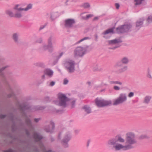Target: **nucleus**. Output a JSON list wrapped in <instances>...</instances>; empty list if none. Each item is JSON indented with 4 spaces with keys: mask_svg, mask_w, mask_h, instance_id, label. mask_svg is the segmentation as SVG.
Segmentation results:
<instances>
[{
    "mask_svg": "<svg viewBox=\"0 0 152 152\" xmlns=\"http://www.w3.org/2000/svg\"><path fill=\"white\" fill-rule=\"evenodd\" d=\"M125 140L120 135H117L109 139L107 142V145L115 151L122 149L126 151L134 148V145L137 143L135 134L132 132L127 133L126 135L125 145L119 143L124 142Z\"/></svg>",
    "mask_w": 152,
    "mask_h": 152,
    "instance_id": "f257e3e1",
    "label": "nucleus"
},
{
    "mask_svg": "<svg viewBox=\"0 0 152 152\" xmlns=\"http://www.w3.org/2000/svg\"><path fill=\"white\" fill-rule=\"evenodd\" d=\"M16 90V89L15 88L13 89L10 87V98H12L16 104L18 105V109L20 110L22 116L26 117V114L25 111L26 110H29L30 107L24 103L22 104H19V102L15 93Z\"/></svg>",
    "mask_w": 152,
    "mask_h": 152,
    "instance_id": "f03ea898",
    "label": "nucleus"
},
{
    "mask_svg": "<svg viewBox=\"0 0 152 152\" xmlns=\"http://www.w3.org/2000/svg\"><path fill=\"white\" fill-rule=\"evenodd\" d=\"M89 46H87L84 48L81 46L77 47L74 51V55L75 57H83L86 53L91 50V48L88 50Z\"/></svg>",
    "mask_w": 152,
    "mask_h": 152,
    "instance_id": "7ed1b4c3",
    "label": "nucleus"
},
{
    "mask_svg": "<svg viewBox=\"0 0 152 152\" xmlns=\"http://www.w3.org/2000/svg\"><path fill=\"white\" fill-rule=\"evenodd\" d=\"M75 62L72 60L66 61L64 64L66 69L69 73H72L75 71Z\"/></svg>",
    "mask_w": 152,
    "mask_h": 152,
    "instance_id": "20e7f679",
    "label": "nucleus"
},
{
    "mask_svg": "<svg viewBox=\"0 0 152 152\" xmlns=\"http://www.w3.org/2000/svg\"><path fill=\"white\" fill-rule=\"evenodd\" d=\"M95 103L96 105L99 107L110 106L112 104L111 101L105 100L98 98H97L95 99Z\"/></svg>",
    "mask_w": 152,
    "mask_h": 152,
    "instance_id": "39448f33",
    "label": "nucleus"
},
{
    "mask_svg": "<svg viewBox=\"0 0 152 152\" xmlns=\"http://www.w3.org/2000/svg\"><path fill=\"white\" fill-rule=\"evenodd\" d=\"M122 41L121 38H115L114 39L110 40L108 41V43L110 45H115L114 46H112L109 48L110 49L114 50L116 49L119 48L121 45L119 44V43H121Z\"/></svg>",
    "mask_w": 152,
    "mask_h": 152,
    "instance_id": "423d86ee",
    "label": "nucleus"
},
{
    "mask_svg": "<svg viewBox=\"0 0 152 152\" xmlns=\"http://www.w3.org/2000/svg\"><path fill=\"white\" fill-rule=\"evenodd\" d=\"M72 138V134L71 132H66L64 134L63 138L61 141V143L63 146L65 148L69 147L68 142Z\"/></svg>",
    "mask_w": 152,
    "mask_h": 152,
    "instance_id": "0eeeda50",
    "label": "nucleus"
},
{
    "mask_svg": "<svg viewBox=\"0 0 152 152\" xmlns=\"http://www.w3.org/2000/svg\"><path fill=\"white\" fill-rule=\"evenodd\" d=\"M58 99L59 102L58 105L64 107L66 106V102L69 101V99L64 94L59 93L58 94Z\"/></svg>",
    "mask_w": 152,
    "mask_h": 152,
    "instance_id": "6e6552de",
    "label": "nucleus"
},
{
    "mask_svg": "<svg viewBox=\"0 0 152 152\" xmlns=\"http://www.w3.org/2000/svg\"><path fill=\"white\" fill-rule=\"evenodd\" d=\"M132 27V25L130 24H124L116 28V31L118 34L127 32Z\"/></svg>",
    "mask_w": 152,
    "mask_h": 152,
    "instance_id": "1a4fd4ad",
    "label": "nucleus"
},
{
    "mask_svg": "<svg viewBox=\"0 0 152 152\" xmlns=\"http://www.w3.org/2000/svg\"><path fill=\"white\" fill-rule=\"evenodd\" d=\"M12 121L13 122V124L11 126L12 131L13 132L16 131L17 129L15 121H21V119L18 116L13 115L12 113L10 112V121Z\"/></svg>",
    "mask_w": 152,
    "mask_h": 152,
    "instance_id": "9d476101",
    "label": "nucleus"
},
{
    "mask_svg": "<svg viewBox=\"0 0 152 152\" xmlns=\"http://www.w3.org/2000/svg\"><path fill=\"white\" fill-rule=\"evenodd\" d=\"M127 100L126 94L121 93L120 94L118 97L113 102V104L114 105H117L119 104H122Z\"/></svg>",
    "mask_w": 152,
    "mask_h": 152,
    "instance_id": "9b49d317",
    "label": "nucleus"
},
{
    "mask_svg": "<svg viewBox=\"0 0 152 152\" xmlns=\"http://www.w3.org/2000/svg\"><path fill=\"white\" fill-rule=\"evenodd\" d=\"M76 22L75 20L73 18H68L64 21V26L67 28H76V26H74Z\"/></svg>",
    "mask_w": 152,
    "mask_h": 152,
    "instance_id": "f8f14e48",
    "label": "nucleus"
},
{
    "mask_svg": "<svg viewBox=\"0 0 152 152\" xmlns=\"http://www.w3.org/2000/svg\"><path fill=\"white\" fill-rule=\"evenodd\" d=\"M115 67L118 69L117 72L119 73H122L127 70L128 67L127 66L117 62L115 65Z\"/></svg>",
    "mask_w": 152,
    "mask_h": 152,
    "instance_id": "ddd939ff",
    "label": "nucleus"
},
{
    "mask_svg": "<svg viewBox=\"0 0 152 152\" xmlns=\"http://www.w3.org/2000/svg\"><path fill=\"white\" fill-rule=\"evenodd\" d=\"M53 39V36H51L48 39V45H45L43 46L42 49L44 50H48L49 52H52L53 50V47L52 42Z\"/></svg>",
    "mask_w": 152,
    "mask_h": 152,
    "instance_id": "4468645a",
    "label": "nucleus"
},
{
    "mask_svg": "<svg viewBox=\"0 0 152 152\" xmlns=\"http://www.w3.org/2000/svg\"><path fill=\"white\" fill-rule=\"evenodd\" d=\"M55 128V123L51 121L50 122V125H47L45 126L44 130L47 132L52 134L54 132Z\"/></svg>",
    "mask_w": 152,
    "mask_h": 152,
    "instance_id": "2eb2a0df",
    "label": "nucleus"
},
{
    "mask_svg": "<svg viewBox=\"0 0 152 152\" xmlns=\"http://www.w3.org/2000/svg\"><path fill=\"white\" fill-rule=\"evenodd\" d=\"M114 28L115 27H112L108 29L107 30L103 32L102 33V35H103V37L106 39H109L110 38V36H108L107 35L109 34H114L115 33L114 31Z\"/></svg>",
    "mask_w": 152,
    "mask_h": 152,
    "instance_id": "dca6fc26",
    "label": "nucleus"
},
{
    "mask_svg": "<svg viewBox=\"0 0 152 152\" xmlns=\"http://www.w3.org/2000/svg\"><path fill=\"white\" fill-rule=\"evenodd\" d=\"M145 20L144 18H140L136 22V28L135 30L137 31L142 26L143 23V21Z\"/></svg>",
    "mask_w": 152,
    "mask_h": 152,
    "instance_id": "f3484780",
    "label": "nucleus"
},
{
    "mask_svg": "<svg viewBox=\"0 0 152 152\" xmlns=\"http://www.w3.org/2000/svg\"><path fill=\"white\" fill-rule=\"evenodd\" d=\"M25 123L30 130L33 129L34 128L31 119L28 118L25 119Z\"/></svg>",
    "mask_w": 152,
    "mask_h": 152,
    "instance_id": "a211bd4d",
    "label": "nucleus"
},
{
    "mask_svg": "<svg viewBox=\"0 0 152 152\" xmlns=\"http://www.w3.org/2000/svg\"><path fill=\"white\" fill-rule=\"evenodd\" d=\"M33 137L36 142L39 141L43 138V137L39 133L37 132L34 133Z\"/></svg>",
    "mask_w": 152,
    "mask_h": 152,
    "instance_id": "6ab92c4d",
    "label": "nucleus"
},
{
    "mask_svg": "<svg viewBox=\"0 0 152 152\" xmlns=\"http://www.w3.org/2000/svg\"><path fill=\"white\" fill-rule=\"evenodd\" d=\"M118 62L126 65L127 64L129 63V60L127 57H124L122 58L120 61H118Z\"/></svg>",
    "mask_w": 152,
    "mask_h": 152,
    "instance_id": "aec40b11",
    "label": "nucleus"
},
{
    "mask_svg": "<svg viewBox=\"0 0 152 152\" xmlns=\"http://www.w3.org/2000/svg\"><path fill=\"white\" fill-rule=\"evenodd\" d=\"M18 37V35L16 33L14 34L12 36V38L17 45H18L19 44Z\"/></svg>",
    "mask_w": 152,
    "mask_h": 152,
    "instance_id": "412c9836",
    "label": "nucleus"
},
{
    "mask_svg": "<svg viewBox=\"0 0 152 152\" xmlns=\"http://www.w3.org/2000/svg\"><path fill=\"white\" fill-rule=\"evenodd\" d=\"M44 73L48 76L51 77L53 75V72L50 69H46L44 70Z\"/></svg>",
    "mask_w": 152,
    "mask_h": 152,
    "instance_id": "4be33fe9",
    "label": "nucleus"
},
{
    "mask_svg": "<svg viewBox=\"0 0 152 152\" xmlns=\"http://www.w3.org/2000/svg\"><path fill=\"white\" fill-rule=\"evenodd\" d=\"M151 98L152 97L151 96H146L144 98V100L143 101V103L146 104H149Z\"/></svg>",
    "mask_w": 152,
    "mask_h": 152,
    "instance_id": "5701e85b",
    "label": "nucleus"
},
{
    "mask_svg": "<svg viewBox=\"0 0 152 152\" xmlns=\"http://www.w3.org/2000/svg\"><path fill=\"white\" fill-rule=\"evenodd\" d=\"M93 70L95 72H101L103 68L97 65H96L93 66Z\"/></svg>",
    "mask_w": 152,
    "mask_h": 152,
    "instance_id": "b1692460",
    "label": "nucleus"
},
{
    "mask_svg": "<svg viewBox=\"0 0 152 152\" xmlns=\"http://www.w3.org/2000/svg\"><path fill=\"white\" fill-rule=\"evenodd\" d=\"M22 16V12L20 11H17L14 15V17L16 18H19Z\"/></svg>",
    "mask_w": 152,
    "mask_h": 152,
    "instance_id": "393cba45",
    "label": "nucleus"
},
{
    "mask_svg": "<svg viewBox=\"0 0 152 152\" xmlns=\"http://www.w3.org/2000/svg\"><path fill=\"white\" fill-rule=\"evenodd\" d=\"M58 14L57 12H53L50 15V18L53 20L56 18L58 16Z\"/></svg>",
    "mask_w": 152,
    "mask_h": 152,
    "instance_id": "a878e982",
    "label": "nucleus"
},
{
    "mask_svg": "<svg viewBox=\"0 0 152 152\" xmlns=\"http://www.w3.org/2000/svg\"><path fill=\"white\" fill-rule=\"evenodd\" d=\"M83 109L85 112L87 113L88 114L90 113L91 112V108L87 105H85L83 107Z\"/></svg>",
    "mask_w": 152,
    "mask_h": 152,
    "instance_id": "bb28decb",
    "label": "nucleus"
},
{
    "mask_svg": "<svg viewBox=\"0 0 152 152\" xmlns=\"http://www.w3.org/2000/svg\"><path fill=\"white\" fill-rule=\"evenodd\" d=\"M146 25H148L149 24L152 23V15L149 16L146 19Z\"/></svg>",
    "mask_w": 152,
    "mask_h": 152,
    "instance_id": "cd10ccee",
    "label": "nucleus"
},
{
    "mask_svg": "<svg viewBox=\"0 0 152 152\" xmlns=\"http://www.w3.org/2000/svg\"><path fill=\"white\" fill-rule=\"evenodd\" d=\"M32 4H28L26 8H23V9H20V10H22L25 11H27L28 10L31 9L32 8Z\"/></svg>",
    "mask_w": 152,
    "mask_h": 152,
    "instance_id": "c85d7f7f",
    "label": "nucleus"
},
{
    "mask_svg": "<svg viewBox=\"0 0 152 152\" xmlns=\"http://www.w3.org/2000/svg\"><path fill=\"white\" fill-rule=\"evenodd\" d=\"M149 138V136L146 134H142L138 137V139L139 140H142L145 139H148Z\"/></svg>",
    "mask_w": 152,
    "mask_h": 152,
    "instance_id": "c756f323",
    "label": "nucleus"
},
{
    "mask_svg": "<svg viewBox=\"0 0 152 152\" xmlns=\"http://www.w3.org/2000/svg\"><path fill=\"white\" fill-rule=\"evenodd\" d=\"M144 1V0H134V1L135 2L134 4V5L136 6L140 4H141L142 2Z\"/></svg>",
    "mask_w": 152,
    "mask_h": 152,
    "instance_id": "7c9ffc66",
    "label": "nucleus"
},
{
    "mask_svg": "<svg viewBox=\"0 0 152 152\" xmlns=\"http://www.w3.org/2000/svg\"><path fill=\"white\" fill-rule=\"evenodd\" d=\"M34 65L36 66L43 67L44 64L41 62H37L34 64Z\"/></svg>",
    "mask_w": 152,
    "mask_h": 152,
    "instance_id": "2f4dec72",
    "label": "nucleus"
},
{
    "mask_svg": "<svg viewBox=\"0 0 152 152\" xmlns=\"http://www.w3.org/2000/svg\"><path fill=\"white\" fill-rule=\"evenodd\" d=\"M45 108V107L44 106H37L35 107L36 110H40L44 109Z\"/></svg>",
    "mask_w": 152,
    "mask_h": 152,
    "instance_id": "473e14b6",
    "label": "nucleus"
},
{
    "mask_svg": "<svg viewBox=\"0 0 152 152\" xmlns=\"http://www.w3.org/2000/svg\"><path fill=\"white\" fill-rule=\"evenodd\" d=\"M92 16H93L92 15L89 14V15H87L86 17L82 16V18L83 19L86 20L88 19H89V18H91Z\"/></svg>",
    "mask_w": 152,
    "mask_h": 152,
    "instance_id": "72a5a7b5",
    "label": "nucleus"
},
{
    "mask_svg": "<svg viewBox=\"0 0 152 152\" xmlns=\"http://www.w3.org/2000/svg\"><path fill=\"white\" fill-rule=\"evenodd\" d=\"M82 7L85 8H87L90 7V5L88 3H84L82 5Z\"/></svg>",
    "mask_w": 152,
    "mask_h": 152,
    "instance_id": "f704fd0d",
    "label": "nucleus"
},
{
    "mask_svg": "<svg viewBox=\"0 0 152 152\" xmlns=\"http://www.w3.org/2000/svg\"><path fill=\"white\" fill-rule=\"evenodd\" d=\"M90 39V38L89 37H85L84 38H83L81 39L79 41H78L77 42V44H78V43H80V42L85 40H87V39Z\"/></svg>",
    "mask_w": 152,
    "mask_h": 152,
    "instance_id": "c9c22d12",
    "label": "nucleus"
},
{
    "mask_svg": "<svg viewBox=\"0 0 152 152\" xmlns=\"http://www.w3.org/2000/svg\"><path fill=\"white\" fill-rule=\"evenodd\" d=\"M19 6V4H17L15 5V7L14 8V9L18 11H23L22 10H20V9H23V8L21 7L18 8V7Z\"/></svg>",
    "mask_w": 152,
    "mask_h": 152,
    "instance_id": "e433bc0d",
    "label": "nucleus"
},
{
    "mask_svg": "<svg viewBox=\"0 0 152 152\" xmlns=\"http://www.w3.org/2000/svg\"><path fill=\"white\" fill-rule=\"evenodd\" d=\"M147 76L148 78L152 79V77L151 75V72L149 69H148V74L147 75Z\"/></svg>",
    "mask_w": 152,
    "mask_h": 152,
    "instance_id": "4c0bfd02",
    "label": "nucleus"
},
{
    "mask_svg": "<svg viewBox=\"0 0 152 152\" xmlns=\"http://www.w3.org/2000/svg\"><path fill=\"white\" fill-rule=\"evenodd\" d=\"M42 146L43 148L42 149L43 151L44 152H54L51 150H49L48 151H46L45 147L43 145H42Z\"/></svg>",
    "mask_w": 152,
    "mask_h": 152,
    "instance_id": "58836bf2",
    "label": "nucleus"
},
{
    "mask_svg": "<svg viewBox=\"0 0 152 152\" xmlns=\"http://www.w3.org/2000/svg\"><path fill=\"white\" fill-rule=\"evenodd\" d=\"M75 102L76 100H74L72 102L71 104L72 108H73L75 107Z\"/></svg>",
    "mask_w": 152,
    "mask_h": 152,
    "instance_id": "ea45409f",
    "label": "nucleus"
},
{
    "mask_svg": "<svg viewBox=\"0 0 152 152\" xmlns=\"http://www.w3.org/2000/svg\"><path fill=\"white\" fill-rule=\"evenodd\" d=\"M47 25V23H45V24L44 25L41 26L39 29V30L40 31L41 30L43 29L45 27V26Z\"/></svg>",
    "mask_w": 152,
    "mask_h": 152,
    "instance_id": "a19ab883",
    "label": "nucleus"
},
{
    "mask_svg": "<svg viewBox=\"0 0 152 152\" xmlns=\"http://www.w3.org/2000/svg\"><path fill=\"white\" fill-rule=\"evenodd\" d=\"M113 89L115 90L119 91L120 89V88L117 86H115L113 87Z\"/></svg>",
    "mask_w": 152,
    "mask_h": 152,
    "instance_id": "79ce46f5",
    "label": "nucleus"
},
{
    "mask_svg": "<svg viewBox=\"0 0 152 152\" xmlns=\"http://www.w3.org/2000/svg\"><path fill=\"white\" fill-rule=\"evenodd\" d=\"M25 131L26 134V135H27V136H30V134L29 132L28 131V130L27 129H25Z\"/></svg>",
    "mask_w": 152,
    "mask_h": 152,
    "instance_id": "37998d69",
    "label": "nucleus"
},
{
    "mask_svg": "<svg viewBox=\"0 0 152 152\" xmlns=\"http://www.w3.org/2000/svg\"><path fill=\"white\" fill-rule=\"evenodd\" d=\"M134 95V93L133 92H130L128 95V96L129 97H131L133 96Z\"/></svg>",
    "mask_w": 152,
    "mask_h": 152,
    "instance_id": "c03bdc74",
    "label": "nucleus"
},
{
    "mask_svg": "<svg viewBox=\"0 0 152 152\" xmlns=\"http://www.w3.org/2000/svg\"><path fill=\"white\" fill-rule=\"evenodd\" d=\"M69 82L68 80L66 78H65L64 80L63 84L64 85L67 84Z\"/></svg>",
    "mask_w": 152,
    "mask_h": 152,
    "instance_id": "a18cd8bd",
    "label": "nucleus"
},
{
    "mask_svg": "<svg viewBox=\"0 0 152 152\" xmlns=\"http://www.w3.org/2000/svg\"><path fill=\"white\" fill-rule=\"evenodd\" d=\"M41 119V118H35L34 119V121L36 123H37Z\"/></svg>",
    "mask_w": 152,
    "mask_h": 152,
    "instance_id": "49530a36",
    "label": "nucleus"
},
{
    "mask_svg": "<svg viewBox=\"0 0 152 152\" xmlns=\"http://www.w3.org/2000/svg\"><path fill=\"white\" fill-rule=\"evenodd\" d=\"M115 84H118L119 85H121L122 84V82L118 81H115Z\"/></svg>",
    "mask_w": 152,
    "mask_h": 152,
    "instance_id": "de8ad7c7",
    "label": "nucleus"
},
{
    "mask_svg": "<svg viewBox=\"0 0 152 152\" xmlns=\"http://www.w3.org/2000/svg\"><path fill=\"white\" fill-rule=\"evenodd\" d=\"M115 6L116 7V8L117 9H118L120 7V5L118 3H116L115 4Z\"/></svg>",
    "mask_w": 152,
    "mask_h": 152,
    "instance_id": "09e8293b",
    "label": "nucleus"
},
{
    "mask_svg": "<svg viewBox=\"0 0 152 152\" xmlns=\"http://www.w3.org/2000/svg\"><path fill=\"white\" fill-rule=\"evenodd\" d=\"M55 82L54 81H52L50 82V86H52L55 85Z\"/></svg>",
    "mask_w": 152,
    "mask_h": 152,
    "instance_id": "8fccbe9b",
    "label": "nucleus"
},
{
    "mask_svg": "<svg viewBox=\"0 0 152 152\" xmlns=\"http://www.w3.org/2000/svg\"><path fill=\"white\" fill-rule=\"evenodd\" d=\"M45 99L46 101L47 102L49 101H50V98L49 96H46L45 97Z\"/></svg>",
    "mask_w": 152,
    "mask_h": 152,
    "instance_id": "3c124183",
    "label": "nucleus"
},
{
    "mask_svg": "<svg viewBox=\"0 0 152 152\" xmlns=\"http://www.w3.org/2000/svg\"><path fill=\"white\" fill-rule=\"evenodd\" d=\"M42 39L41 38H39L37 41V42L38 43H42Z\"/></svg>",
    "mask_w": 152,
    "mask_h": 152,
    "instance_id": "603ef678",
    "label": "nucleus"
},
{
    "mask_svg": "<svg viewBox=\"0 0 152 152\" xmlns=\"http://www.w3.org/2000/svg\"><path fill=\"white\" fill-rule=\"evenodd\" d=\"M98 17H95L93 19V21L96 20L98 19Z\"/></svg>",
    "mask_w": 152,
    "mask_h": 152,
    "instance_id": "864d4df0",
    "label": "nucleus"
},
{
    "mask_svg": "<svg viewBox=\"0 0 152 152\" xmlns=\"http://www.w3.org/2000/svg\"><path fill=\"white\" fill-rule=\"evenodd\" d=\"M61 132L59 133L58 135V138L59 139H61Z\"/></svg>",
    "mask_w": 152,
    "mask_h": 152,
    "instance_id": "5fc2aeb1",
    "label": "nucleus"
},
{
    "mask_svg": "<svg viewBox=\"0 0 152 152\" xmlns=\"http://www.w3.org/2000/svg\"><path fill=\"white\" fill-rule=\"evenodd\" d=\"M50 140L51 142H53L55 140L54 138L52 137H50Z\"/></svg>",
    "mask_w": 152,
    "mask_h": 152,
    "instance_id": "6e6d98bb",
    "label": "nucleus"
},
{
    "mask_svg": "<svg viewBox=\"0 0 152 152\" xmlns=\"http://www.w3.org/2000/svg\"><path fill=\"white\" fill-rule=\"evenodd\" d=\"M6 14L8 15H10V11L9 10H7L6 11Z\"/></svg>",
    "mask_w": 152,
    "mask_h": 152,
    "instance_id": "4d7b16f0",
    "label": "nucleus"
},
{
    "mask_svg": "<svg viewBox=\"0 0 152 152\" xmlns=\"http://www.w3.org/2000/svg\"><path fill=\"white\" fill-rule=\"evenodd\" d=\"M110 83L111 84H115V81H110Z\"/></svg>",
    "mask_w": 152,
    "mask_h": 152,
    "instance_id": "13d9d810",
    "label": "nucleus"
},
{
    "mask_svg": "<svg viewBox=\"0 0 152 152\" xmlns=\"http://www.w3.org/2000/svg\"><path fill=\"white\" fill-rule=\"evenodd\" d=\"M87 83L89 86H90L91 84V83L90 81H88L87 82Z\"/></svg>",
    "mask_w": 152,
    "mask_h": 152,
    "instance_id": "bf43d9fd",
    "label": "nucleus"
},
{
    "mask_svg": "<svg viewBox=\"0 0 152 152\" xmlns=\"http://www.w3.org/2000/svg\"><path fill=\"white\" fill-rule=\"evenodd\" d=\"M66 0V1L65 2V4L66 5H68L67 3L69 1V0Z\"/></svg>",
    "mask_w": 152,
    "mask_h": 152,
    "instance_id": "052dcab7",
    "label": "nucleus"
},
{
    "mask_svg": "<svg viewBox=\"0 0 152 152\" xmlns=\"http://www.w3.org/2000/svg\"><path fill=\"white\" fill-rule=\"evenodd\" d=\"M42 79H45V75H42Z\"/></svg>",
    "mask_w": 152,
    "mask_h": 152,
    "instance_id": "680f3d73",
    "label": "nucleus"
},
{
    "mask_svg": "<svg viewBox=\"0 0 152 152\" xmlns=\"http://www.w3.org/2000/svg\"><path fill=\"white\" fill-rule=\"evenodd\" d=\"M10 17H12V15H13V13L12 12H10Z\"/></svg>",
    "mask_w": 152,
    "mask_h": 152,
    "instance_id": "e2e57ef3",
    "label": "nucleus"
},
{
    "mask_svg": "<svg viewBox=\"0 0 152 152\" xmlns=\"http://www.w3.org/2000/svg\"><path fill=\"white\" fill-rule=\"evenodd\" d=\"M63 54V53H61L60 54V56L61 57V56H62Z\"/></svg>",
    "mask_w": 152,
    "mask_h": 152,
    "instance_id": "0e129e2a",
    "label": "nucleus"
},
{
    "mask_svg": "<svg viewBox=\"0 0 152 152\" xmlns=\"http://www.w3.org/2000/svg\"><path fill=\"white\" fill-rule=\"evenodd\" d=\"M34 151H36V152H37L38 151V149L37 148H36V149H35Z\"/></svg>",
    "mask_w": 152,
    "mask_h": 152,
    "instance_id": "69168bd1",
    "label": "nucleus"
},
{
    "mask_svg": "<svg viewBox=\"0 0 152 152\" xmlns=\"http://www.w3.org/2000/svg\"><path fill=\"white\" fill-rule=\"evenodd\" d=\"M20 126H22L23 125V123L22 122H21L20 123Z\"/></svg>",
    "mask_w": 152,
    "mask_h": 152,
    "instance_id": "338daca9",
    "label": "nucleus"
},
{
    "mask_svg": "<svg viewBox=\"0 0 152 152\" xmlns=\"http://www.w3.org/2000/svg\"><path fill=\"white\" fill-rule=\"evenodd\" d=\"M5 152H10V150H6L5 151Z\"/></svg>",
    "mask_w": 152,
    "mask_h": 152,
    "instance_id": "774afa93",
    "label": "nucleus"
}]
</instances>
